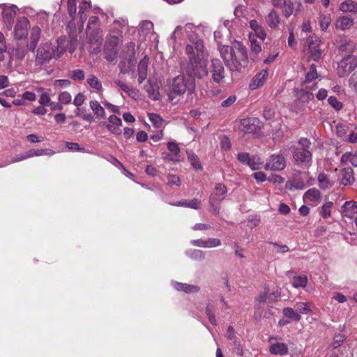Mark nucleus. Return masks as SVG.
<instances>
[{
	"label": "nucleus",
	"instance_id": "nucleus-1",
	"mask_svg": "<svg viewBox=\"0 0 357 357\" xmlns=\"http://www.w3.org/2000/svg\"><path fill=\"white\" fill-rule=\"evenodd\" d=\"M218 50L227 69L231 73L243 72L248 64L246 47L237 41L231 46L220 45L218 41Z\"/></svg>",
	"mask_w": 357,
	"mask_h": 357
},
{
	"label": "nucleus",
	"instance_id": "nucleus-2",
	"mask_svg": "<svg viewBox=\"0 0 357 357\" xmlns=\"http://www.w3.org/2000/svg\"><path fill=\"white\" fill-rule=\"evenodd\" d=\"M167 83L169 86L167 95L172 101L177 96L183 95L185 91L192 93L195 88V78L185 75H180L169 79Z\"/></svg>",
	"mask_w": 357,
	"mask_h": 357
},
{
	"label": "nucleus",
	"instance_id": "nucleus-3",
	"mask_svg": "<svg viewBox=\"0 0 357 357\" xmlns=\"http://www.w3.org/2000/svg\"><path fill=\"white\" fill-rule=\"evenodd\" d=\"M67 9L72 21L85 22L88 17H89L88 22H96L100 20L96 16H91V13H92L91 4L87 1L84 0L79 3V11L77 13L76 0H68Z\"/></svg>",
	"mask_w": 357,
	"mask_h": 357
},
{
	"label": "nucleus",
	"instance_id": "nucleus-4",
	"mask_svg": "<svg viewBox=\"0 0 357 357\" xmlns=\"http://www.w3.org/2000/svg\"><path fill=\"white\" fill-rule=\"evenodd\" d=\"M185 53L189 57V64L186 68L188 76L202 78L208 75L207 59L206 57H195L192 45H186Z\"/></svg>",
	"mask_w": 357,
	"mask_h": 357
},
{
	"label": "nucleus",
	"instance_id": "nucleus-5",
	"mask_svg": "<svg viewBox=\"0 0 357 357\" xmlns=\"http://www.w3.org/2000/svg\"><path fill=\"white\" fill-rule=\"evenodd\" d=\"M122 41L123 36L119 30H114L109 33L104 50L105 59L107 61L112 62L116 58L118 54L117 46Z\"/></svg>",
	"mask_w": 357,
	"mask_h": 357
},
{
	"label": "nucleus",
	"instance_id": "nucleus-6",
	"mask_svg": "<svg viewBox=\"0 0 357 357\" xmlns=\"http://www.w3.org/2000/svg\"><path fill=\"white\" fill-rule=\"evenodd\" d=\"M299 148H296L293 152V158L298 165H309L312 161V155L310 151L312 143L310 139L301 137L298 140Z\"/></svg>",
	"mask_w": 357,
	"mask_h": 357
},
{
	"label": "nucleus",
	"instance_id": "nucleus-7",
	"mask_svg": "<svg viewBox=\"0 0 357 357\" xmlns=\"http://www.w3.org/2000/svg\"><path fill=\"white\" fill-rule=\"evenodd\" d=\"M227 194V189L225 185L221 183L215 185L214 190L209 198L210 206L214 213H219L220 204L225 199Z\"/></svg>",
	"mask_w": 357,
	"mask_h": 357
},
{
	"label": "nucleus",
	"instance_id": "nucleus-8",
	"mask_svg": "<svg viewBox=\"0 0 357 357\" xmlns=\"http://www.w3.org/2000/svg\"><path fill=\"white\" fill-rule=\"evenodd\" d=\"M96 24H88L86 30L89 43L91 45V48H92V52L96 54L100 52L102 42V31L96 27Z\"/></svg>",
	"mask_w": 357,
	"mask_h": 357
},
{
	"label": "nucleus",
	"instance_id": "nucleus-9",
	"mask_svg": "<svg viewBox=\"0 0 357 357\" xmlns=\"http://www.w3.org/2000/svg\"><path fill=\"white\" fill-rule=\"evenodd\" d=\"M56 54L54 47L50 43H43L37 50L36 61L40 64L48 62Z\"/></svg>",
	"mask_w": 357,
	"mask_h": 357
},
{
	"label": "nucleus",
	"instance_id": "nucleus-10",
	"mask_svg": "<svg viewBox=\"0 0 357 357\" xmlns=\"http://www.w3.org/2000/svg\"><path fill=\"white\" fill-rule=\"evenodd\" d=\"M357 67V56L349 55L344 57L338 64L337 74L343 77L348 75Z\"/></svg>",
	"mask_w": 357,
	"mask_h": 357
},
{
	"label": "nucleus",
	"instance_id": "nucleus-11",
	"mask_svg": "<svg viewBox=\"0 0 357 357\" xmlns=\"http://www.w3.org/2000/svg\"><path fill=\"white\" fill-rule=\"evenodd\" d=\"M21 15L20 10L13 4H0V20L4 22H13L15 17Z\"/></svg>",
	"mask_w": 357,
	"mask_h": 357
},
{
	"label": "nucleus",
	"instance_id": "nucleus-12",
	"mask_svg": "<svg viewBox=\"0 0 357 357\" xmlns=\"http://www.w3.org/2000/svg\"><path fill=\"white\" fill-rule=\"evenodd\" d=\"M211 74L212 79L217 84H222L225 77V70L221 61L213 59L211 65Z\"/></svg>",
	"mask_w": 357,
	"mask_h": 357
},
{
	"label": "nucleus",
	"instance_id": "nucleus-13",
	"mask_svg": "<svg viewBox=\"0 0 357 357\" xmlns=\"http://www.w3.org/2000/svg\"><path fill=\"white\" fill-rule=\"evenodd\" d=\"M286 160L280 155H272L264 166L266 170L280 171L285 168Z\"/></svg>",
	"mask_w": 357,
	"mask_h": 357
},
{
	"label": "nucleus",
	"instance_id": "nucleus-14",
	"mask_svg": "<svg viewBox=\"0 0 357 357\" xmlns=\"http://www.w3.org/2000/svg\"><path fill=\"white\" fill-rule=\"evenodd\" d=\"M109 123L106 124V128L108 130L114 135H121V130L120 126L122 124L121 119L116 115H111L108 118Z\"/></svg>",
	"mask_w": 357,
	"mask_h": 357
},
{
	"label": "nucleus",
	"instance_id": "nucleus-15",
	"mask_svg": "<svg viewBox=\"0 0 357 357\" xmlns=\"http://www.w3.org/2000/svg\"><path fill=\"white\" fill-rule=\"evenodd\" d=\"M342 215L349 219H353L357 214V202L354 201L346 202L342 207Z\"/></svg>",
	"mask_w": 357,
	"mask_h": 357
},
{
	"label": "nucleus",
	"instance_id": "nucleus-16",
	"mask_svg": "<svg viewBox=\"0 0 357 357\" xmlns=\"http://www.w3.org/2000/svg\"><path fill=\"white\" fill-rule=\"evenodd\" d=\"M268 71L266 69H264L261 70L258 74H257L252 79L251 83L250 84V87L252 89H255L259 86H261L266 80L268 78Z\"/></svg>",
	"mask_w": 357,
	"mask_h": 357
},
{
	"label": "nucleus",
	"instance_id": "nucleus-17",
	"mask_svg": "<svg viewBox=\"0 0 357 357\" xmlns=\"http://www.w3.org/2000/svg\"><path fill=\"white\" fill-rule=\"evenodd\" d=\"M41 30L38 26H34L31 30L30 42L28 44V49L34 52L40 39Z\"/></svg>",
	"mask_w": 357,
	"mask_h": 357
},
{
	"label": "nucleus",
	"instance_id": "nucleus-18",
	"mask_svg": "<svg viewBox=\"0 0 357 357\" xmlns=\"http://www.w3.org/2000/svg\"><path fill=\"white\" fill-rule=\"evenodd\" d=\"M340 176V183L344 185H351L355 181L354 170L351 167H349L342 169Z\"/></svg>",
	"mask_w": 357,
	"mask_h": 357
},
{
	"label": "nucleus",
	"instance_id": "nucleus-19",
	"mask_svg": "<svg viewBox=\"0 0 357 357\" xmlns=\"http://www.w3.org/2000/svg\"><path fill=\"white\" fill-rule=\"evenodd\" d=\"M269 351L273 355L284 356L288 354L289 349L285 343L275 342L270 344Z\"/></svg>",
	"mask_w": 357,
	"mask_h": 357
},
{
	"label": "nucleus",
	"instance_id": "nucleus-20",
	"mask_svg": "<svg viewBox=\"0 0 357 357\" xmlns=\"http://www.w3.org/2000/svg\"><path fill=\"white\" fill-rule=\"evenodd\" d=\"M20 12L23 15L19 16L17 22H29L30 20L38 21V18H36V14H38V13H36L31 8H25L23 10H20Z\"/></svg>",
	"mask_w": 357,
	"mask_h": 357
},
{
	"label": "nucleus",
	"instance_id": "nucleus-21",
	"mask_svg": "<svg viewBox=\"0 0 357 357\" xmlns=\"http://www.w3.org/2000/svg\"><path fill=\"white\" fill-rule=\"evenodd\" d=\"M148 65L149 59L146 56L138 64V82L139 84H142L146 79Z\"/></svg>",
	"mask_w": 357,
	"mask_h": 357
},
{
	"label": "nucleus",
	"instance_id": "nucleus-22",
	"mask_svg": "<svg viewBox=\"0 0 357 357\" xmlns=\"http://www.w3.org/2000/svg\"><path fill=\"white\" fill-rule=\"evenodd\" d=\"M256 121L257 120L253 118L242 119L241 121V130L245 133L254 132L257 129Z\"/></svg>",
	"mask_w": 357,
	"mask_h": 357
},
{
	"label": "nucleus",
	"instance_id": "nucleus-23",
	"mask_svg": "<svg viewBox=\"0 0 357 357\" xmlns=\"http://www.w3.org/2000/svg\"><path fill=\"white\" fill-rule=\"evenodd\" d=\"M303 199L305 202H310L317 204L320 202L321 193L319 190L313 188L309 189L305 192Z\"/></svg>",
	"mask_w": 357,
	"mask_h": 357
},
{
	"label": "nucleus",
	"instance_id": "nucleus-24",
	"mask_svg": "<svg viewBox=\"0 0 357 357\" xmlns=\"http://www.w3.org/2000/svg\"><path fill=\"white\" fill-rule=\"evenodd\" d=\"M173 286L176 290L184 291L185 293L199 292L200 290L199 287L197 285H192L178 282H174L173 283Z\"/></svg>",
	"mask_w": 357,
	"mask_h": 357
},
{
	"label": "nucleus",
	"instance_id": "nucleus-25",
	"mask_svg": "<svg viewBox=\"0 0 357 357\" xmlns=\"http://www.w3.org/2000/svg\"><path fill=\"white\" fill-rule=\"evenodd\" d=\"M249 38L251 43L250 49H251V56L250 59L253 61H256L257 60L258 54L261 51V47L260 44L255 39L252 38V33H249Z\"/></svg>",
	"mask_w": 357,
	"mask_h": 357
},
{
	"label": "nucleus",
	"instance_id": "nucleus-26",
	"mask_svg": "<svg viewBox=\"0 0 357 357\" xmlns=\"http://www.w3.org/2000/svg\"><path fill=\"white\" fill-rule=\"evenodd\" d=\"M89 106L93 112V114L98 119H105L106 114L104 107L97 101L91 100L89 102Z\"/></svg>",
	"mask_w": 357,
	"mask_h": 357
},
{
	"label": "nucleus",
	"instance_id": "nucleus-27",
	"mask_svg": "<svg viewBox=\"0 0 357 357\" xmlns=\"http://www.w3.org/2000/svg\"><path fill=\"white\" fill-rule=\"evenodd\" d=\"M355 49V44L351 40L342 38L340 41L339 50L342 53L351 54Z\"/></svg>",
	"mask_w": 357,
	"mask_h": 357
},
{
	"label": "nucleus",
	"instance_id": "nucleus-28",
	"mask_svg": "<svg viewBox=\"0 0 357 357\" xmlns=\"http://www.w3.org/2000/svg\"><path fill=\"white\" fill-rule=\"evenodd\" d=\"M28 24H16L14 29V36L17 40H22L28 35Z\"/></svg>",
	"mask_w": 357,
	"mask_h": 357
},
{
	"label": "nucleus",
	"instance_id": "nucleus-29",
	"mask_svg": "<svg viewBox=\"0 0 357 357\" xmlns=\"http://www.w3.org/2000/svg\"><path fill=\"white\" fill-rule=\"evenodd\" d=\"M167 149L170 152L169 160L172 161H179L180 160V149L178 144L174 142H170L167 144Z\"/></svg>",
	"mask_w": 357,
	"mask_h": 357
},
{
	"label": "nucleus",
	"instance_id": "nucleus-30",
	"mask_svg": "<svg viewBox=\"0 0 357 357\" xmlns=\"http://www.w3.org/2000/svg\"><path fill=\"white\" fill-rule=\"evenodd\" d=\"M317 180L319 182V186L322 190L330 188L334 184V182L331 181L328 176L324 173L319 174L317 177Z\"/></svg>",
	"mask_w": 357,
	"mask_h": 357
},
{
	"label": "nucleus",
	"instance_id": "nucleus-31",
	"mask_svg": "<svg viewBox=\"0 0 357 357\" xmlns=\"http://www.w3.org/2000/svg\"><path fill=\"white\" fill-rule=\"evenodd\" d=\"M340 10L342 12L357 13V2L352 0H346L340 3Z\"/></svg>",
	"mask_w": 357,
	"mask_h": 357
},
{
	"label": "nucleus",
	"instance_id": "nucleus-32",
	"mask_svg": "<svg viewBox=\"0 0 357 357\" xmlns=\"http://www.w3.org/2000/svg\"><path fill=\"white\" fill-rule=\"evenodd\" d=\"M146 91L152 100H156L160 98L159 86L156 82H149Z\"/></svg>",
	"mask_w": 357,
	"mask_h": 357
},
{
	"label": "nucleus",
	"instance_id": "nucleus-33",
	"mask_svg": "<svg viewBox=\"0 0 357 357\" xmlns=\"http://www.w3.org/2000/svg\"><path fill=\"white\" fill-rule=\"evenodd\" d=\"M191 45L193 47L195 57H206L205 47L202 40H197Z\"/></svg>",
	"mask_w": 357,
	"mask_h": 357
},
{
	"label": "nucleus",
	"instance_id": "nucleus-34",
	"mask_svg": "<svg viewBox=\"0 0 357 357\" xmlns=\"http://www.w3.org/2000/svg\"><path fill=\"white\" fill-rule=\"evenodd\" d=\"M340 162L342 164H346L350 162L353 166L357 167V152L354 153L346 152L342 155Z\"/></svg>",
	"mask_w": 357,
	"mask_h": 357
},
{
	"label": "nucleus",
	"instance_id": "nucleus-35",
	"mask_svg": "<svg viewBox=\"0 0 357 357\" xmlns=\"http://www.w3.org/2000/svg\"><path fill=\"white\" fill-rule=\"evenodd\" d=\"M185 254L195 261H201L205 259V253L201 250H190L186 251Z\"/></svg>",
	"mask_w": 357,
	"mask_h": 357
},
{
	"label": "nucleus",
	"instance_id": "nucleus-36",
	"mask_svg": "<svg viewBox=\"0 0 357 357\" xmlns=\"http://www.w3.org/2000/svg\"><path fill=\"white\" fill-rule=\"evenodd\" d=\"M308 280L306 275H298L292 278L291 284L294 288H304L307 284Z\"/></svg>",
	"mask_w": 357,
	"mask_h": 357
},
{
	"label": "nucleus",
	"instance_id": "nucleus-37",
	"mask_svg": "<svg viewBox=\"0 0 357 357\" xmlns=\"http://www.w3.org/2000/svg\"><path fill=\"white\" fill-rule=\"evenodd\" d=\"M264 164V160L259 157V155H252L250 157L248 166L252 169V170H257L261 168L262 165Z\"/></svg>",
	"mask_w": 357,
	"mask_h": 357
},
{
	"label": "nucleus",
	"instance_id": "nucleus-38",
	"mask_svg": "<svg viewBox=\"0 0 357 357\" xmlns=\"http://www.w3.org/2000/svg\"><path fill=\"white\" fill-rule=\"evenodd\" d=\"M250 27L254 31V33H252V38H254L255 36L259 38L261 40H264L266 38V33L259 24H250Z\"/></svg>",
	"mask_w": 357,
	"mask_h": 357
},
{
	"label": "nucleus",
	"instance_id": "nucleus-39",
	"mask_svg": "<svg viewBox=\"0 0 357 357\" xmlns=\"http://www.w3.org/2000/svg\"><path fill=\"white\" fill-rule=\"evenodd\" d=\"M283 314L291 319L296 321H299L301 319V316L298 313L296 309L291 307H284L283 309Z\"/></svg>",
	"mask_w": 357,
	"mask_h": 357
},
{
	"label": "nucleus",
	"instance_id": "nucleus-40",
	"mask_svg": "<svg viewBox=\"0 0 357 357\" xmlns=\"http://www.w3.org/2000/svg\"><path fill=\"white\" fill-rule=\"evenodd\" d=\"M188 159L190 161L191 165L197 170H199L202 169V167L200 164L199 159L198 156L194 153L192 151H188Z\"/></svg>",
	"mask_w": 357,
	"mask_h": 357
},
{
	"label": "nucleus",
	"instance_id": "nucleus-41",
	"mask_svg": "<svg viewBox=\"0 0 357 357\" xmlns=\"http://www.w3.org/2000/svg\"><path fill=\"white\" fill-rule=\"evenodd\" d=\"M294 308L298 313L299 312L304 314H308L312 312L307 303L297 302L294 305Z\"/></svg>",
	"mask_w": 357,
	"mask_h": 357
},
{
	"label": "nucleus",
	"instance_id": "nucleus-42",
	"mask_svg": "<svg viewBox=\"0 0 357 357\" xmlns=\"http://www.w3.org/2000/svg\"><path fill=\"white\" fill-rule=\"evenodd\" d=\"M135 44L132 42L128 43L123 50V56L124 59L130 58L135 54Z\"/></svg>",
	"mask_w": 357,
	"mask_h": 357
},
{
	"label": "nucleus",
	"instance_id": "nucleus-43",
	"mask_svg": "<svg viewBox=\"0 0 357 357\" xmlns=\"http://www.w3.org/2000/svg\"><path fill=\"white\" fill-rule=\"evenodd\" d=\"M57 43L58 46L56 56L60 57L66 51V47L68 46V42L65 37H61L58 38Z\"/></svg>",
	"mask_w": 357,
	"mask_h": 357
},
{
	"label": "nucleus",
	"instance_id": "nucleus-44",
	"mask_svg": "<svg viewBox=\"0 0 357 357\" xmlns=\"http://www.w3.org/2000/svg\"><path fill=\"white\" fill-rule=\"evenodd\" d=\"M215 306L208 303L206 307V314L208 318L210 323L214 326L217 325V321L214 314Z\"/></svg>",
	"mask_w": 357,
	"mask_h": 357
},
{
	"label": "nucleus",
	"instance_id": "nucleus-45",
	"mask_svg": "<svg viewBox=\"0 0 357 357\" xmlns=\"http://www.w3.org/2000/svg\"><path fill=\"white\" fill-rule=\"evenodd\" d=\"M318 77L317 72V66L314 64H312L310 67L309 71L307 73L305 79V83L311 82Z\"/></svg>",
	"mask_w": 357,
	"mask_h": 357
},
{
	"label": "nucleus",
	"instance_id": "nucleus-46",
	"mask_svg": "<svg viewBox=\"0 0 357 357\" xmlns=\"http://www.w3.org/2000/svg\"><path fill=\"white\" fill-rule=\"evenodd\" d=\"M87 83L90 85L91 87L98 91H101L102 89L101 82L95 75H90L87 79Z\"/></svg>",
	"mask_w": 357,
	"mask_h": 357
},
{
	"label": "nucleus",
	"instance_id": "nucleus-47",
	"mask_svg": "<svg viewBox=\"0 0 357 357\" xmlns=\"http://www.w3.org/2000/svg\"><path fill=\"white\" fill-rule=\"evenodd\" d=\"M333 206V202H327L325 203L320 210V215L324 218H328L331 216V208Z\"/></svg>",
	"mask_w": 357,
	"mask_h": 357
},
{
	"label": "nucleus",
	"instance_id": "nucleus-48",
	"mask_svg": "<svg viewBox=\"0 0 357 357\" xmlns=\"http://www.w3.org/2000/svg\"><path fill=\"white\" fill-rule=\"evenodd\" d=\"M314 98V94L312 92L305 91V90H301V91L298 93V99L302 102H307L310 100H312Z\"/></svg>",
	"mask_w": 357,
	"mask_h": 357
},
{
	"label": "nucleus",
	"instance_id": "nucleus-49",
	"mask_svg": "<svg viewBox=\"0 0 357 357\" xmlns=\"http://www.w3.org/2000/svg\"><path fill=\"white\" fill-rule=\"evenodd\" d=\"M69 77L73 80L82 81L85 77L84 72L82 70L77 69L69 73Z\"/></svg>",
	"mask_w": 357,
	"mask_h": 357
},
{
	"label": "nucleus",
	"instance_id": "nucleus-50",
	"mask_svg": "<svg viewBox=\"0 0 357 357\" xmlns=\"http://www.w3.org/2000/svg\"><path fill=\"white\" fill-rule=\"evenodd\" d=\"M184 207H188L193 209H198L201 206V201L198 199H193L192 200H184Z\"/></svg>",
	"mask_w": 357,
	"mask_h": 357
},
{
	"label": "nucleus",
	"instance_id": "nucleus-51",
	"mask_svg": "<svg viewBox=\"0 0 357 357\" xmlns=\"http://www.w3.org/2000/svg\"><path fill=\"white\" fill-rule=\"evenodd\" d=\"M71 100H72L71 95L70 94V93H68L67 91L61 92L59 95V101L62 105H68L71 102Z\"/></svg>",
	"mask_w": 357,
	"mask_h": 357
},
{
	"label": "nucleus",
	"instance_id": "nucleus-52",
	"mask_svg": "<svg viewBox=\"0 0 357 357\" xmlns=\"http://www.w3.org/2000/svg\"><path fill=\"white\" fill-rule=\"evenodd\" d=\"M167 184L169 185H176L180 186L181 179L178 176L175 174H168L167 176Z\"/></svg>",
	"mask_w": 357,
	"mask_h": 357
},
{
	"label": "nucleus",
	"instance_id": "nucleus-53",
	"mask_svg": "<svg viewBox=\"0 0 357 357\" xmlns=\"http://www.w3.org/2000/svg\"><path fill=\"white\" fill-rule=\"evenodd\" d=\"M150 121L157 128H161L163 125V119L158 114H151L149 116Z\"/></svg>",
	"mask_w": 357,
	"mask_h": 357
},
{
	"label": "nucleus",
	"instance_id": "nucleus-54",
	"mask_svg": "<svg viewBox=\"0 0 357 357\" xmlns=\"http://www.w3.org/2000/svg\"><path fill=\"white\" fill-rule=\"evenodd\" d=\"M291 188H294L297 190H303L306 188V185H305L304 181L301 178H295L291 181Z\"/></svg>",
	"mask_w": 357,
	"mask_h": 357
},
{
	"label": "nucleus",
	"instance_id": "nucleus-55",
	"mask_svg": "<svg viewBox=\"0 0 357 357\" xmlns=\"http://www.w3.org/2000/svg\"><path fill=\"white\" fill-rule=\"evenodd\" d=\"M317 47L318 46H314L309 49L310 57L314 61H318L321 56V51L320 49L317 48Z\"/></svg>",
	"mask_w": 357,
	"mask_h": 357
},
{
	"label": "nucleus",
	"instance_id": "nucleus-56",
	"mask_svg": "<svg viewBox=\"0 0 357 357\" xmlns=\"http://www.w3.org/2000/svg\"><path fill=\"white\" fill-rule=\"evenodd\" d=\"M281 295V289L279 287L273 288L272 293L268 296V300L270 302H275Z\"/></svg>",
	"mask_w": 357,
	"mask_h": 357
},
{
	"label": "nucleus",
	"instance_id": "nucleus-57",
	"mask_svg": "<svg viewBox=\"0 0 357 357\" xmlns=\"http://www.w3.org/2000/svg\"><path fill=\"white\" fill-rule=\"evenodd\" d=\"M329 105H331L336 110H340L342 108V103L337 100L335 96H330L328 99Z\"/></svg>",
	"mask_w": 357,
	"mask_h": 357
},
{
	"label": "nucleus",
	"instance_id": "nucleus-58",
	"mask_svg": "<svg viewBox=\"0 0 357 357\" xmlns=\"http://www.w3.org/2000/svg\"><path fill=\"white\" fill-rule=\"evenodd\" d=\"M66 147L68 148L69 150L73 151H81L84 152L85 149L84 147H81L78 143L76 142H66Z\"/></svg>",
	"mask_w": 357,
	"mask_h": 357
},
{
	"label": "nucleus",
	"instance_id": "nucleus-59",
	"mask_svg": "<svg viewBox=\"0 0 357 357\" xmlns=\"http://www.w3.org/2000/svg\"><path fill=\"white\" fill-rule=\"evenodd\" d=\"M221 245V241L218 238H210L206 240V248L218 247Z\"/></svg>",
	"mask_w": 357,
	"mask_h": 357
},
{
	"label": "nucleus",
	"instance_id": "nucleus-60",
	"mask_svg": "<svg viewBox=\"0 0 357 357\" xmlns=\"http://www.w3.org/2000/svg\"><path fill=\"white\" fill-rule=\"evenodd\" d=\"M345 340V335L342 334H337L334 336L333 347L336 349L339 347L341 344Z\"/></svg>",
	"mask_w": 357,
	"mask_h": 357
},
{
	"label": "nucleus",
	"instance_id": "nucleus-61",
	"mask_svg": "<svg viewBox=\"0 0 357 357\" xmlns=\"http://www.w3.org/2000/svg\"><path fill=\"white\" fill-rule=\"evenodd\" d=\"M7 45L3 33L0 32V59L3 60V54L6 51Z\"/></svg>",
	"mask_w": 357,
	"mask_h": 357
},
{
	"label": "nucleus",
	"instance_id": "nucleus-62",
	"mask_svg": "<svg viewBox=\"0 0 357 357\" xmlns=\"http://www.w3.org/2000/svg\"><path fill=\"white\" fill-rule=\"evenodd\" d=\"M84 100H85V96L82 93H79L75 97V98L73 100V104L76 107H80L84 102Z\"/></svg>",
	"mask_w": 357,
	"mask_h": 357
},
{
	"label": "nucleus",
	"instance_id": "nucleus-63",
	"mask_svg": "<svg viewBox=\"0 0 357 357\" xmlns=\"http://www.w3.org/2000/svg\"><path fill=\"white\" fill-rule=\"evenodd\" d=\"M51 102L50 97L46 92H43L40 97L39 103L42 105H49Z\"/></svg>",
	"mask_w": 357,
	"mask_h": 357
},
{
	"label": "nucleus",
	"instance_id": "nucleus-64",
	"mask_svg": "<svg viewBox=\"0 0 357 357\" xmlns=\"http://www.w3.org/2000/svg\"><path fill=\"white\" fill-rule=\"evenodd\" d=\"M349 86L357 91V71L349 79Z\"/></svg>",
	"mask_w": 357,
	"mask_h": 357
}]
</instances>
